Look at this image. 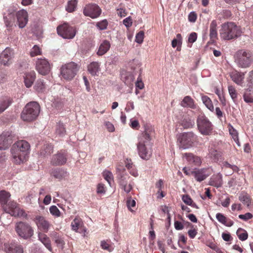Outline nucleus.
<instances>
[{
    "mask_svg": "<svg viewBox=\"0 0 253 253\" xmlns=\"http://www.w3.org/2000/svg\"><path fill=\"white\" fill-rule=\"evenodd\" d=\"M66 155L63 153H58L52 156L51 163L53 165L59 166L66 163Z\"/></svg>",
    "mask_w": 253,
    "mask_h": 253,
    "instance_id": "nucleus-18",
    "label": "nucleus"
},
{
    "mask_svg": "<svg viewBox=\"0 0 253 253\" xmlns=\"http://www.w3.org/2000/svg\"><path fill=\"white\" fill-rule=\"evenodd\" d=\"M202 100L205 106L211 111H213L214 107L210 98L207 96H203Z\"/></svg>",
    "mask_w": 253,
    "mask_h": 253,
    "instance_id": "nucleus-35",
    "label": "nucleus"
},
{
    "mask_svg": "<svg viewBox=\"0 0 253 253\" xmlns=\"http://www.w3.org/2000/svg\"><path fill=\"white\" fill-rule=\"evenodd\" d=\"M197 138V135L192 131L181 133L178 137L179 148L186 149L191 147Z\"/></svg>",
    "mask_w": 253,
    "mask_h": 253,
    "instance_id": "nucleus-6",
    "label": "nucleus"
},
{
    "mask_svg": "<svg viewBox=\"0 0 253 253\" xmlns=\"http://www.w3.org/2000/svg\"><path fill=\"white\" fill-rule=\"evenodd\" d=\"M244 101L247 103H253V98L245 93L243 96Z\"/></svg>",
    "mask_w": 253,
    "mask_h": 253,
    "instance_id": "nucleus-62",
    "label": "nucleus"
},
{
    "mask_svg": "<svg viewBox=\"0 0 253 253\" xmlns=\"http://www.w3.org/2000/svg\"><path fill=\"white\" fill-rule=\"evenodd\" d=\"M99 70V65L97 62H92L88 66V71L92 75H96Z\"/></svg>",
    "mask_w": 253,
    "mask_h": 253,
    "instance_id": "nucleus-32",
    "label": "nucleus"
},
{
    "mask_svg": "<svg viewBox=\"0 0 253 253\" xmlns=\"http://www.w3.org/2000/svg\"><path fill=\"white\" fill-rule=\"evenodd\" d=\"M195 125V122L194 120L189 118H185L181 122V126L184 128H192Z\"/></svg>",
    "mask_w": 253,
    "mask_h": 253,
    "instance_id": "nucleus-34",
    "label": "nucleus"
},
{
    "mask_svg": "<svg viewBox=\"0 0 253 253\" xmlns=\"http://www.w3.org/2000/svg\"><path fill=\"white\" fill-rule=\"evenodd\" d=\"M27 214L23 210L20 209L19 207L17 209H16L12 213V215L14 216H25Z\"/></svg>",
    "mask_w": 253,
    "mask_h": 253,
    "instance_id": "nucleus-44",
    "label": "nucleus"
},
{
    "mask_svg": "<svg viewBox=\"0 0 253 253\" xmlns=\"http://www.w3.org/2000/svg\"><path fill=\"white\" fill-rule=\"evenodd\" d=\"M197 38V34L195 32H193L190 34L188 37V42L190 43H193L196 41Z\"/></svg>",
    "mask_w": 253,
    "mask_h": 253,
    "instance_id": "nucleus-58",
    "label": "nucleus"
},
{
    "mask_svg": "<svg viewBox=\"0 0 253 253\" xmlns=\"http://www.w3.org/2000/svg\"><path fill=\"white\" fill-rule=\"evenodd\" d=\"M12 100L10 98L5 97L0 101V113L3 112L11 104Z\"/></svg>",
    "mask_w": 253,
    "mask_h": 253,
    "instance_id": "nucleus-31",
    "label": "nucleus"
},
{
    "mask_svg": "<svg viewBox=\"0 0 253 253\" xmlns=\"http://www.w3.org/2000/svg\"><path fill=\"white\" fill-rule=\"evenodd\" d=\"M253 217V214L251 213L247 212L245 214H240L239 215V218L244 220L247 221L248 219L252 218Z\"/></svg>",
    "mask_w": 253,
    "mask_h": 253,
    "instance_id": "nucleus-56",
    "label": "nucleus"
},
{
    "mask_svg": "<svg viewBox=\"0 0 253 253\" xmlns=\"http://www.w3.org/2000/svg\"><path fill=\"white\" fill-rule=\"evenodd\" d=\"M36 79V74L34 72L28 73L24 77V83L27 87H30L33 84Z\"/></svg>",
    "mask_w": 253,
    "mask_h": 253,
    "instance_id": "nucleus-25",
    "label": "nucleus"
},
{
    "mask_svg": "<svg viewBox=\"0 0 253 253\" xmlns=\"http://www.w3.org/2000/svg\"><path fill=\"white\" fill-rule=\"evenodd\" d=\"M152 131V128H150L148 126H145V130L144 132L142 134V136L140 137V140L139 142H142L143 143V141L145 142L147 141V144H150V132Z\"/></svg>",
    "mask_w": 253,
    "mask_h": 253,
    "instance_id": "nucleus-26",
    "label": "nucleus"
},
{
    "mask_svg": "<svg viewBox=\"0 0 253 253\" xmlns=\"http://www.w3.org/2000/svg\"><path fill=\"white\" fill-rule=\"evenodd\" d=\"M82 219L79 217H76L71 223L72 229L73 230L77 232L80 226L82 225Z\"/></svg>",
    "mask_w": 253,
    "mask_h": 253,
    "instance_id": "nucleus-36",
    "label": "nucleus"
},
{
    "mask_svg": "<svg viewBox=\"0 0 253 253\" xmlns=\"http://www.w3.org/2000/svg\"><path fill=\"white\" fill-rule=\"evenodd\" d=\"M123 23L127 28L130 27L132 24V19L131 17L129 16L125 19L123 21Z\"/></svg>",
    "mask_w": 253,
    "mask_h": 253,
    "instance_id": "nucleus-60",
    "label": "nucleus"
},
{
    "mask_svg": "<svg viewBox=\"0 0 253 253\" xmlns=\"http://www.w3.org/2000/svg\"><path fill=\"white\" fill-rule=\"evenodd\" d=\"M53 147L52 145L49 144H46L44 145L42 148L40 155L41 156L43 157H47L50 155V154L53 152Z\"/></svg>",
    "mask_w": 253,
    "mask_h": 253,
    "instance_id": "nucleus-30",
    "label": "nucleus"
},
{
    "mask_svg": "<svg viewBox=\"0 0 253 253\" xmlns=\"http://www.w3.org/2000/svg\"><path fill=\"white\" fill-rule=\"evenodd\" d=\"M110 42L107 40H104L101 43L99 47V49L97 52V54L99 56H102L105 54L110 48Z\"/></svg>",
    "mask_w": 253,
    "mask_h": 253,
    "instance_id": "nucleus-23",
    "label": "nucleus"
},
{
    "mask_svg": "<svg viewBox=\"0 0 253 253\" xmlns=\"http://www.w3.org/2000/svg\"><path fill=\"white\" fill-rule=\"evenodd\" d=\"M182 200L183 202L187 205L190 206L193 202L192 199L188 195H184L182 197Z\"/></svg>",
    "mask_w": 253,
    "mask_h": 253,
    "instance_id": "nucleus-54",
    "label": "nucleus"
},
{
    "mask_svg": "<svg viewBox=\"0 0 253 253\" xmlns=\"http://www.w3.org/2000/svg\"><path fill=\"white\" fill-rule=\"evenodd\" d=\"M216 21L215 20H212L210 24V41L208 42V44H210V43H214L215 42V40L217 39V33L216 30Z\"/></svg>",
    "mask_w": 253,
    "mask_h": 253,
    "instance_id": "nucleus-20",
    "label": "nucleus"
},
{
    "mask_svg": "<svg viewBox=\"0 0 253 253\" xmlns=\"http://www.w3.org/2000/svg\"><path fill=\"white\" fill-rule=\"evenodd\" d=\"M243 229L241 228H239L237 231V234L239 239L243 241L247 239L248 237V234L246 231H244V232L241 234H239L240 231H242Z\"/></svg>",
    "mask_w": 253,
    "mask_h": 253,
    "instance_id": "nucleus-42",
    "label": "nucleus"
},
{
    "mask_svg": "<svg viewBox=\"0 0 253 253\" xmlns=\"http://www.w3.org/2000/svg\"><path fill=\"white\" fill-rule=\"evenodd\" d=\"M230 134L232 136L233 139L236 141V138L238 137V133L237 131L231 126V128L229 129Z\"/></svg>",
    "mask_w": 253,
    "mask_h": 253,
    "instance_id": "nucleus-61",
    "label": "nucleus"
},
{
    "mask_svg": "<svg viewBox=\"0 0 253 253\" xmlns=\"http://www.w3.org/2000/svg\"><path fill=\"white\" fill-rule=\"evenodd\" d=\"M57 33L64 39H72L76 35L74 28L69 26L67 23H64L57 28Z\"/></svg>",
    "mask_w": 253,
    "mask_h": 253,
    "instance_id": "nucleus-9",
    "label": "nucleus"
},
{
    "mask_svg": "<svg viewBox=\"0 0 253 253\" xmlns=\"http://www.w3.org/2000/svg\"><path fill=\"white\" fill-rule=\"evenodd\" d=\"M228 91L229 93V94L232 98V99L233 100V101L235 102V99L237 98V93L235 89V88L232 86H228Z\"/></svg>",
    "mask_w": 253,
    "mask_h": 253,
    "instance_id": "nucleus-41",
    "label": "nucleus"
},
{
    "mask_svg": "<svg viewBox=\"0 0 253 253\" xmlns=\"http://www.w3.org/2000/svg\"><path fill=\"white\" fill-rule=\"evenodd\" d=\"M216 218L219 222L223 224H225L227 221L226 217L221 213H217L216 214Z\"/></svg>",
    "mask_w": 253,
    "mask_h": 253,
    "instance_id": "nucleus-52",
    "label": "nucleus"
},
{
    "mask_svg": "<svg viewBox=\"0 0 253 253\" xmlns=\"http://www.w3.org/2000/svg\"><path fill=\"white\" fill-rule=\"evenodd\" d=\"M10 196V194L9 192L5 190L0 191V204L2 206L5 211H6V209H5L4 206L7 204Z\"/></svg>",
    "mask_w": 253,
    "mask_h": 253,
    "instance_id": "nucleus-28",
    "label": "nucleus"
},
{
    "mask_svg": "<svg viewBox=\"0 0 253 253\" xmlns=\"http://www.w3.org/2000/svg\"><path fill=\"white\" fill-rule=\"evenodd\" d=\"M235 62L241 68L249 67L253 61L252 53L250 51L239 50L234 55Z\"/></svg>",
    "mask_w": 253,
    "mask_h": 253,
    "instance_id": "nucleus-4",
    "label": "nucleus"
},
{
    "mask_svg": "<svg viewBox=\"0 0 253 253\" xmlns=\"http://www.w3.org/2000/svg\"><path fill=\"white\" fill-rule=\"evenodd\" d=\"M181 105L184 107H189L192 109L196 108L194 100L189 96H185L181 102Z\"/></svg>",
    "mask_w": 253,
    "mask_h": 253,
    "instance_id": "nucleus-27",
    "label": "nucleus"
},
{
    "mask_svg": "<svg viewBox=\"0 0 253 253\" xmlns=\"http://www.w3.org/2000/svg\"><path fill=\"white\" fill-rule=\"evenodd\" d=\"M49 211L51 214L56 216H59L60 215V212L59 209L55 206H52L49 208Z\"/></svg>",
    "mask_w": 253,
    "mask_h": 253,
    "instance_id": "nucleus-47",
    "label": "nucleus"
},
{
    "mask_svg": "<svg viewBox=\"0 0 253 253\" xmlns=\"http://www.w3.org/2000/svg\"><path fill=\"white\" fill-rule=\"evenodd\" d=\"M5 206H8L9 211L7 212L9 213L11 215L12 213L13 212V211L16 210V209L18 208L16 203L13 201L9 202L8 204Z\"/></svg>",
    "mask_w": 253,
    "mask_h": 253,
    "instance_id": "nucleus-40",
    "label": "nucleus"
},
{
    "mask_svg": "<svg viewBox=\"0 0 253 253\" xmlns=\"http://www.w3.org/2000/svg\"><path fill=\"white\" fill-rule=\"evenodd\" d=\"M15 230L18 236L24 239H28L34 234L32 227L28 223L24 222H19L15 225Z\"/></svg>",
    "mask_w": 253,
    "mask_h": 253,
    "instance_id": "nucleus-8",
    "label": "nucleus"
},
{
    "mask_svg": "<svg viewBox=\"0 0 253 253\" xmlns=\"http://www.w3.org/2000/svg\"><path fill=\"white\" fill-rule=\"evenodd\" d=\"M38 239L49 251L52 252L51 241L46 234L44 233L39 232L38 233Z\"/></svg>",
    "mask_w": 253,
    "mask_h": 253,
    "instance_id": "nucleus-21",
    "label": "nucleus"
},
{
    "mask_svg": "<svg viewBox=\"0 0 253 253\" xmlns=\"http://www.w3.org/2000/svg\"><path fill=\"white\" fill-rule=\"evenodd\" d=\"M83 13L85 16L94 19L100 16L101 9L96 4H89L84 7Z\"/></svg>",
    "mask_w": 253,
    "mask_h": 253,
    "instance_id": "nucleus-11",
    "label": "nucleus"
},
{
    "mask_svg": "<svg viewBox=\"0 0 253 253\" xmlns=\"http://www.w3.org/2000/svg\"><path fill=\"white\" fill-rule=\"evenodd\" d=\"M247 85L248 86V90H249V91L253 90V71L250 72Z\"/></svg>",
    "mask_w": 253,
    "mask_h": 253,
    "instance_id": "nucleus-43",
    "label": "nucleus"
},
{
    "mask_svg": "<svg viewBox=\"0 0 253 253\" xmlns=\"http://www.w3.org/2000/svg\"><path fill=\"white\" fill-rule=\"evenodd\" d=\"M36 70L42 75L48 74L50 71V65L45 59H38L36 61Z\"/></svg>",
    "mask_w": 253,
    "mask_h": 253,
    "instance_id": "nucleus-12",
    "label": "nucleus"
},
{
    "mask_svg": "<svg viewBox=\"0 0 253 253\" xmlns=\"http://www.w3.org/2000/svg\"><path fill=\"white\" fill-rule=\"evenodd\" d=\"M55 243L57 244V246L61 249L64 248L65 242L63 239L60 237H55Z\"/></svg>",
    "mask_w": 253,
    "mask_h": 253,
    "instance_id": "nucleus-48",
    "label": "nucleus"
},
{
    "mask_svg": "<svg viewBox=\"0 0 253 253\" xmlns=\"http://www.w3.org/2000/svg\"><path fill=\"white\" fill-rule=\"evenodd\" d=\"M197 125L199 132L205 135L211 134L213 127L211 122L204 115H201L197 119Z\"/></svg>",
    "mask_w": 253,
    "mask_h": 253,
    "instance_id": "nucleus-5",
    "label": "nucleus"
},
{
    "mask_svg": "<svg viewBox=\"0 0 253 253\" xmlns=\"http://www.w3.org/2000/svg\"><path fill=\"white\" fill-rule=\"evenodd\" d=\"M219 34L223 40H230L240 36L241 31L234 23L227 22L221 25Z\"/></svg>",
    "mask_w": 253,
    "mask_h": 253,
    "instance_id": "nucleus-2",
    "label": "nucleus"
},
{
    "mask_svg": "<svg viewBox=\"0 0 253 253\" xmlns=\"http://www.w3.org/2000/svg\"><path fill=\"white\" fill-rule=\"evenodd\" d=\"M105 126L107 129L110 132H113L115 130V128L113 125L109 122H105Z\"/></svg>",
    "mask_w": 253,
    "mask_h": 253,
    "instance_id": "nucleus-63",
    "label": "nucleus"
},
{
    "mask_svg": "<svg viewBox=\"0 0 253 253\" xmlns=\"http://www.w3.org/2000/svg\"><path fill=\"white\" fill-rule=\"evenodd\" d=\"M35 90L38 92H42L45 90V84L42 80H39L34 86Z\"/></svg>",
    "mask_w": 253,
    "mask_h": 253,
    "instance_id": "nucleus-37",
    "label": "nucleus"
},
{
    "mask_svg": "<svg viewBox=\"0 0 253 253\" xmlns=\"http://www.w3.org/2000/svg\"><path fill=\"white\" fill-rule=\"evenodd\" d=\"M14 56L13 50L6 47L0 54V63L4 66H8L11 63V60Z\"/></svg>",
    "mask_w": 253,
    "mask_h": 253,
    "instance_id": "nucleus-13",
    "label": "nucleus"
},
{
    "mask_svg": "<svg viewBox=\"0 0 253 253\" xmlns=\"http://www.w3.org/2000/svg\"><path fill=\"white\" fill-rule=\"evenodd\" d=\"M120 186L126 193L130 192L132 189V185L130 183L127 185V182L121 184Z\"/></svg>",
    "mask_w": 253,
    "mask_h": 253,
    "instance_id": "nucleus-50",
    "label": "nucleus"
},
{
    "mask_svg": "<svg viewBox=\"0 0 253 253\" xmlns=\"http://www.w3.org/2000/svg\"><path fill=\"white\" fill-rule=\"evenodd\" d=\"M51 175L55 178L61 179L67 175V172L62 169L57 168L52 170Z\"/></svg>",
    "mask_w": 253,
    "mask_h": 253,
    "instance_id": "nucleus-29",
    "label": "nucleus"
},
{
    "mask_svg": "<svg viewBox=\"0 0 253 253\" xmlns=\"http://www.w3.org/2000/svg\"><path fill=\"white\" fill-rule=\"evenodd\" d=\"M17 24L20 28H24L28 22L27 12L24 10H20L16 13Z\"/></svg>",
    "mask_w": 253,
    "mask_h": 253,
    "instance_id": "nucleus-17",
    "label": "nucleus"
},
{
    "mask_svg": "<svg viewBox=\"0 0 253 253\" xmlns=\"http://www.w3.org/2000/svg\"><path fill=\"white\" fill-rule=\"evenodd\" d=\"M144 37V32L140 31L136 34L135 41L138 43H141L143 41Z\"/></svg>",
    "mask_w": 253,
    "mask_h": 253,
    "instance_id": "nucleus-45",
    "label": "nucleus"
},
{
    "mask_svg": "<svg viewBox=\"0 0 253 253\" xmlns=\"http://www.w3.org/2000/svg\"><path fill=\"white\" fill-rule=\"evenodd\" d=\"M4 251L6 253H23L24 250L22 245L14 242L4 244Z\"/></svg>",
    "mask_w": 253,
    "mask_h": 253,
    "instance_id": "nucleus-15",
    "label": "nucleus"
},
{
    "mask_svg": "<svg viewBox=\"0 0 253 253\" xmlns=\"http://www.w3.org/2000/svg\"><path fill=\"white\" fill-rule=\"evenodd\" d=\"M41 51L40 47L35 45L34 46L32 50L30 52V55L32 57L41 54Z\"/></svg>",
    "mask_w": 253,
    "mask_h": 253,
    "instance_id": "nucleus-51",
    "label": "nucleus"
},
{
    "mask_svg": "<svg viewBox=\"0 0 253 253\" xmlns=\"http://www.w3.org/2000/svg\"><path fill=\"white\" fill-rule=\"evenodd\" d=\"M104 178L107 181L109 184L110 185L111 181L113 179V174L112 173L109 171H106L104 172L103 174Z\"/></svg>",
    "mask_w": 253,
    "mask_h": 253,
    "instance_id": "nucleus-53",
    "label": "nucleus"
},
{
    "mask_svg": "<svg viewBox=\"0 0 253 253\" xmlns=\"http://www.w3.org/2000/svg\"><path fill=\"white\" fill-rule=\"evenodd\" d=\"M108 25V22L107 20L105 19L96 24L97 27L101 30H105L107 28Z\"/></svg>",
    "mask_w": 253,
    "mask_h": 253,
    "instance_id": "nucleus-49",
    "label": "nucleus"
},
{
    "mask_svg": "<svg viewBox=\"0 0 253 253\" xmlns=\"http://www.w3.org/2000/svg\"><path fill=\"white\" fill-rule=\"evenodd\" d=\"M40 111V106L37 102L28 103L23 109L21 118L25 122H32L35 120Z\"/></svg>",
    "mask_w": 253,
    "mask_h": 253,
    "instance_id": "nucleus-3",
    "label": "nucleus"
},
{
    "mask_svg": "<svg viewBox=\"0 0 253 253\" xmlns=\"http://www.w3.org/2000/svg\"><path fill=\"white\" fill-rule=\"evenodd\" d=\"M38 228L43 232H47L50 226L49 222L45 218L41 215H36L34 219Z\"/></svg>",
    "mask_w": 253,
    "mask_h": 253,
    "instance_id": "nucleus-16",
    "label": "nucleus"
},
{
    "mask_svg": "<svg viewBox=\"0 0 253 253\" xmlns=\"http://www.w3.org/2000/svg\"><path fill=\"white\" fill-rule=\"evenodd\" d=\"M56 132L60 136H63L65 134L66 130L63 123L60 122L58 123Z\"/></svg>",
    "mask_w": 253,
    "mask_h": 253,
    "instance_id": "nucleus-39",
    "label": "nucleus"
},
{
    "mask_svg": "<svg viewBox=\"0 0 253 253\" xmlns=\"http://www.w3.org/2000/svg\"><path fill=\"white\" fill-rule=\"evenodd\" d=\"M77 4V0H71L68 2L66 10L69 12H73L76 8Z\"/></svg>",
    "mask_w": 253,
    "mask_h": 253,
    "instance_id": "nucleus-38",
    "label": "nucleus"
},
{
    "mask_svg": "<svg viewBox=\"0 0 253 253\" xmlns=\"http://www.w3.org/2000/svg\"><path fill=\"white\" fill-rule=\"evenodd\" d=\"M13 135L11 132L7 131L0 135V150L7 149L12 143Z\"/></svg>",
    "mask_w": 253,
    "mask_h": 253,
    "instance_id": "nucleus-14",
    "label": "nucleus"
},
{
    "mask_svg": "<svg viewBox=\"0 0 253 253\" xmlns=\"http://www.w3.org/2000/svg\"><path fill=\"white\" fill-rule=\"evenodd\" d=\"M126 204L128 209L130 210L131 207L135 206L136 203L134 200H132L131 197H129L127 198Z\"/></svg>",
    "mask_w": 253,
    "mask_h": 253,
    "instance_id": "nucleus-55",
    "label": "nucleus"
},
{
    "mask_svg": "<svg viewBox=\"0 0 253 253\" xmlns=\"http://www.w3.org/2000/svg\"><path fill=\"white\" fill-rule=\"evenodd\" d=\"M210 185L214 186L216 188L220 187L222 185V179L221 174H217L213 176L209 182Z\"/></svg>",
    "mask_w": 253,
    "mask_h": 253,
    "instance_id": "nucleus-24",
    "label": "nucleus"
},
{
    "mask_svg": "<svg viewBox=\"0 0 253 253\" xmlns=\"http://www.w3.org/2000/svg\"><path fill=\"white\" fill-rule=\"evenodd\" d=\"M192 175H193L196 180L199 182H201L205 180L208 175L205 173V171L204 169H196L194 171H191Z\"/></svg>",
    "mask_w": 253,
    "mask_h": 253,
    "instance_id": "nucleus-22",
    "label": "nucleus"
},
{
    "mask_svg": "<svg viewBox=\"0 0 253 253\" xmlns=\"http://www.w3.org/2000/svg\"><path fill=\"white\" fill-rule=\"evenodd\" d=\"M174 227L176 230H179L183 229L184 226L181 222L179 221H175Z\"/></svg>",
    "mask_w": 253,
    "mask_h": 253,
    "instance_id": "nucleus-64",
    "label": "nucleus"
},
{
    "mask_svg": "<svg viewBox=\"0 0 253 253\" xmlns=\"http://www.w3.org/2000/svg\"><path fill=\"white\" fill-rule=\"evenodd\" d=\"M151 144H147V141L139 142L137 144V149L140 157L144 160H148L151 156L152 150Z\"/></svg>",
    "mask_w": 253,
    "mask_h": 253,
    "instance_id": "nucleus-10",
    "label": "nucleus"
},
{
    "mask_svg": "<svg viewBox=\"0 0 253 253\" xmlns=\"http://www.w3.org/2000/svg\"><path fill=\"white\" fill-rule=\"evenodd\" d=\"M78 70V65L71 62L63 65L60 68V73L65 80L70 81L75 77Z\"/></svg>",
    "mask_w": 253,
    "mask_h": 253,
    "instance_id": "nucleus-7",
    "label": "nucleus"
},
{
    "mask_svg": "<svg viewBox=\"0 0 253 253\" xmlns=\"http://www.w3.org/2000/svg\"><path fill=\"white\" fill-rule=\"evenodd\" d=\"M117 174L119 185L127 182V179L129 178L126 174V169L123 167L117 168Z\"/></svg>",
    "mask_w": 253,
    "mask_h": 253,
    "instance_id": "nucleus-19",
    "label": "nucleus"
},
{
    "mask_svg": "<svg viewBox=\"0 0 253 253\" xmlns=\"http://www.w3.org/2000/svg\"><path fill=\"white\" fill-rule=\"evenodd\" d=\"M231 78L235 83L238 84H241L244 78V74L239 73H233L231 75Z\"/></svg>",
    "mask_w": 253,
    "mask_h": 253,
    "instance_id": "nucleus-33",
    "label": "nucleus"
},
{
    "mask_svg": "<svg viewBox=\"0 0 253 253\" xmlns=\"http://www.w3.org/2000/svg\"><path fill=\"white\" fill-rule=\"evenodd\" d=\"M239 200L244 204L249 207L251 203L250 199L248 195H241L239 197Z\"/></svg>",
    "mask_w": 253,
    "mask_h": 253,
    "instance_id": "nucleus-46",
    "label": "nucleus"
},
{
    "mask_svg": "<svg viewBox=\"0 0 253 253\" xmlns=\"http://www.w3.org/2000/svg\"><path fill=\"white\" fill-rule=\"evenodd\" d=\"M101 246L104 250H108L109 252L112 251L111 246L108 244L105 241H102L101 242Z\"/></svg>",
    "mask_w": 253,
    "mask_h": 253,
    "instance_id": "nucleus-57",
    "label": "nucleus"
},
{
    "mask_svg": "<svg viewBox=\"0 0 253 253\" xmlns=\"http://www.w3.org/2000/svg\"><path fill=\"white\" fill-rule=\"evenodd\" d=\"M30 145L25 140H20L14 143L11 148L14 162L20 164L26 161L29 154Z\"/></svg>",
    "mask_w": 253,
    "mask_h": 253,
    "instance_id": "nucleus-1",
    "label": "nucleus"
},
{
    "mask_svg": "<svg viewBox=\"0 0 253 253\" xmlns=\"http://www.w3.org/2000/svg\"><path fill=\"white\" fill-rule=\"evenodd\" d=\"M197 19V14L195 12H191L188 15V20L191 22H194Z\"/></svg>",
    "mask_w": 253,
    "mask_h": 253,
    "instance_id": "nucleus-59",
    "label": "nucleus"
}]
</instances>
